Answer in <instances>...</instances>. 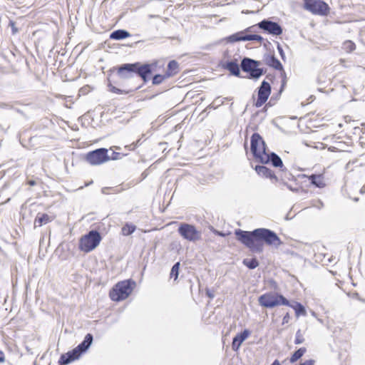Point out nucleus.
Segmentation results:
<instances>
[{"label": "nucleus", "instance_id": "1", "mask_svg": "<svg viewBox=\"0 0 365 365\" xmlns=\"http://www.w3.org/2000/svg\"><path fill=\"white\" fill-rule=\"evenodd\" d=\"M235 235L239 242L252 252H262L264 243L276 247L282 244L275 232L265 228L255 229L252 232L238 229L235 231Z\"/></svg>", "mask_w": 365, "mask_h": 365}, {"label": "nucleus", "instance_id": "2", "mask_svg": "<svg viewBox=\"0 0 365 365\" xmlns=\"http://www.w3.org/2000/svg\"><path fill=\"white\" fill-rule=\"evenodd\" d=\"M287 82V78L284 70H280L278 73L267 75L266 80L263 81L258 88L257 98L254 102V106L256 108H260L267 102L271 94V86L280 95L284 91Z\"/></svg>", "mask_w": 365, "mask_h": 365}, {"label": "nucleus", "instance_id": "3", "mask_svg": "<svg viewBox=\"0 0 365 365\" xmlns=\"http://www.w3.org/2000/svg\"><path fill=\"white\" fill-rule=\"evenodd\" d=\"M250 150L257 162L261 164L271 163L276 168L283 167L281 158L276 153H269L264 140L258 133H255L251 136Z\"/></svg>", "mask_w": 365, "mask_h": 365}, {"label": "nucleus", "instance_id": "4", "mask_svg": "<svg viewBox=\"0 0 365 365\" xmlns=\"http://www.w3.org/2000/svg\"><path fill=\"white\" fill-rule=\"evenodd\" d=\"M261 65V61L245 56L242 58L239 50L227 49L223 52L218 66L220 68H260Z\"/></svg>", "mask_w": 365, "mask_h": 365}, {"label": "nucleus", "instance_id": "5", "mask_svg": "<svg viewBox=\"0 0 365 365\" xmlns=\"http://www.w3.org/2000/svg\"><path fill=\"white\" fill-rule=\"evenodd\" d=\"M132 72L137 70H109L108 81L110 91L115 93H121L124 91V85L131 76Z\"/></svg>", "mask_w": 365, "mask_h": 365}, {"label": "nucleus", "instance_id": "6", "mask_svg": "<svg viewBox=\"0 0 365 365\" xmlns=\"http://www.w3.org/2000/svg\"><path fill=\"white\" fill-rule=\"evenodd\" d=\"M135 285L131 279L120 281L110 290L109 297L114 302L123 301L130 296Z\"/></svg>", "mask_w": 365, "mask_h": 365}, {"label": "nucleus", "instance_id": "7", "mask_svg": "<svg viewBox=\"0 0 365 365\" xmlns=\"http://www.w3.org/2000/svg\"><path fill=\"white\" fill-rule=\"evenodd\" d=\"M102 237L97 230H91L82 235L78 240V250L83 253H89L100 245Z\"/></svg>", "mask_w": 365, "mask_h": 365}, {"label": "nucleus", "instance_id": "8", "mask_svg": "<svg viewBox=\"0 0 365 365\" xmlns=\"http://www.w3.org/2000/svg\"><path fill=\"white\" fill-rule=\"evenodd\" d=\"M259 303L262 307L272 308L278 305H289V302L282 295L277 293L267 292L259 297Z\"/></svg>", "mask_w": 365, "mask_h": 365}, {"label": "nucleus", "instance_id": "9", "mask_svg": "<svg viewBox=\"0 0 365 365\" xmlns=\"http://www.w3.org/2000/svg\"><path fill=\"white\" fill-rule=\"evenodd\" d=\"M178 232L183 239L190 242H195L201 239V232L191 224L181 223Z\"/></svg>", "mask_w": 365, "mask_h": 365}, {"label": "nucleus", "instance_id": "10", "mask_svg": "<svg viewBox=\"0 0 365 365\" xmlns=\"http://www.w3.org/2000/svg\"><path fill=\"white\" fill-rule=\"evenodd\" d=\"M304 9L314 14L325 16L329 11V5L323 0H303Z\"/></svg>", "mask_w": 365, "mask_h": 365}, {"label": "nucleus", "instance_id": "11", "mask_svg": "<svg viewBox=\"0 0 365 365\" xmlns=\"http://www.w3.org/2000/svg\"><path fill=\"white\" fill-rule=\"evenodd\" d=\"M166 58L154 59L150 63L136 62L133 63H123L112 68H165Z\"/></svg>", "mask_w": 365, "mask_h": 365}, {"label": "nucleus", "instance_id": "12", "mask_svg": "<svg viewBox=\"0 0 365 365\" xmlns=\"http://www.w3.org/2000/svg\"><path fill=\"white\" fill-rule=\"evenodd\" d=\"M136 74L141 77L144 81H147L152 78L153 84H160L165 79L177 74L176 70H168L164 74L155 75L152 77L151 70H137Z\"/></svg>", "mask_w": 365, "mask_h": 365}, {"label": "nucleus", "instance_id": "13", "mask_svg": "<svg viewBox=\"0 0 365 365\" xmlns=\"http://www.w3.org/2000/svg\"><path fill=\"white\" fill-rule=\"evenodd\" d=\"M85 160L91 165H99L110 160L106 148H98L88 152Z\"/></svg>", "mask_w": 365, "mask_h": 365}, {"label": "nucleus", "instance_id": "14", "mask_svg": "<svg viewBox=\"0 0 365 365\" xmlns=\"http://www.w3.org/2000/svg\"><path fill=\"white\" fill-rule=\"evenodd\" d=\"M257 28L264 34L272 36H280L283 33L282 26L277 22L272 21L269 19H264L256 24Z\"/></svg>", "mask_w": 365, "mask_h": 365}, {"label": "nucleus", "instance_id": "15", "mask_svg": "<svg viewBox=\"0 0 365 365\" xmlns=\"http://www.w3.org/2000/svg\"><path fill=\"white\" fill-rule=\"evenodd\" d=\"M222 41L227 43L247 41H256L261 43L264 41V38L258 34H244L243 31H239L225 37Z\"/></svg>", "mask_w": 365, "mask_h": 365}, {"label": "nucleus", "instance_id": "16", "mask_svg": "<svg viewBox=\"0 0 365 365\" xmlns=\"http://www.w3.org/2000/svg\"><path fill=\"white\" fill-rule=\"evenodd\" d=\"M339 137L335 135H331L324 138L325 140L324 145L329 148V150L336 151H344L346 145L341 140H339Z\"/></svg>", "mask_w": 365, "mask_h": 365}, {"label": "nucleus", "instance_id": "17", "mask_svg": "<svg viewBox=\"0 0 365 365\" xmlns=\"http://www.w3.org/2000/svg\"><path fill=\"white\" fill-rule=\"evenodd\" d=\"M262 65H266L269 66L270 68H283L282 63L274 56L272 54H264L263 56Z\"/></svg>", "mask_w": 365, "mask_h": 365}, {"label": "nucleus", "instance_id": "18", "mask_svg": "<svg viewBox=\"0 0 365 365\" xmlns=\"http://www.w3.org/2000/svg\"><path fill=\"white\" fill-rule=\"evenodd\" d=\"M250 335V331L248 329H245L241 333L237 334L232 340V349L237 351L240 349L242 343Z\"/></svg>", "mask_w": 365, "mask_h": 365}, {"label": "nucleus", "instance_id": "19", "mask_svg": "<svg viewBox=\"0 0 365 365\" xmlns=\"http://www.w3.org/2000/svg\"><path fill=\"white\" fill-rule=\"evenodd\" d=\"M55 219V215H49L46 213H38L34 219V227H39L48 224Z\"/></svg>", "mask_w": 365, "mask_h": 365}, {"label": "nucleus", "instance_id": "20", "mask_svg": "<svg viewBox=\"0 0 365 365\" xmlns=\"http://www.w3.org/2000/svg\"><path fill=\"white\" fill-rule=\"evenodd\" d=\"M79 357L80 356L77 353V351L73 349L72 351L62 354L59 358L58 364L59 365H66L71 361L78 359Z\"/></svg>", "mask_w": 365, "mask_h": 365}, {"label": "nucleus", "instance_id": "21", "mask_svg": "<svg viewBox=\"0 0 365 365\" xmlns=\"http://www.w3.org/2000/svg\"><path fill=\"white\" fill-rule=\"evenodd\" d=\"M255 170L260 177L269 179H277L274 173L271 169L264 165H256Z\"/></svg>", "mask_w": 365, "mask_h": 365}, {"label": "nucleus", "instance_id": "22", "mask_svg": "<svg viewBox=\"0 0 365 365\" xmlns=\"http://www.w3.org/2000/svg\"><path fill=\"white\" fill-rule=\"evenodd\" d=\"M308 179L312 185L319 187L324 188L327 185L326 179L323 174L311 175Z\"/></svg>", "mask_w": 365, "mask_h": 365}, {"label": "nucleus", "instance_id": "23", "mask_svg": "<svg viewBox=\"0 0 365 365\" xmlns=\"http://www.w3.org/2000/svg\"><path fill=\"white\" fill-rule=\"evenodd\" d=\"M93 341V336L91 334H88L86 335L84 340L78 344L76 348H74L75 350L77 351V353L79 354V356L81 355L83 352H84L91 344Z\"/></svg>", "mask_w": 365, "mask_h": 365}, {"label": "nucleus", "instance_id": "24", "mask_svg": "<svg viewBox=\"0 0 365 365\" xmlns=\"http://www.w3.org/2000/svg\"><path fill=\"white\" fill-rule=\"evenodd\" d=\"M130 36V34L125 29H118L110 34V38L113 40H123Z\"/></svg>", "mask_w": 365, "mask_h": 365}, {"label": "nucleus", "instance_id": "25", "mask_svg": "<svg viewBox=\"0 0 365 365\" xmlns=\"http://www.w3.org/2000/svg\"><path fill=\"white\" fill-rule=\"evenodd\" d=\"M245 74V77L248 78H258L263 74V70H242Z\"/></svg>", "mask_w": 365, "mask_h": 365}, {"label": "nucleus", "instance_id": "26", "mask_svg": "<svg viewBox=\"0 0 365 365\" xmlns=\"http://www.w3.org/2000/svg\"><path fill=\"white\" fill-rule=\"evenodd\" d=\"M135 230V225L130 223H126L121 228V234L123 236H128L134 232Z\"/></svg>", "mask_w": 365, "mask_h": 365}, {"label": "nucleus", "instance_id": "27", "mask_svg": "<svg viewBox=\"0 0 365 365\" xmlns=\"http://www.w3.org/2000/svg\"><path fill=\"white\" fill-rule=\"evenodd\" d=\"M307 351V349L305 347H302L294 352V354L290 357V362L294 363L298 359H299Z\"/></svg>", "mask_w": 365, "mask_h": 365}, {"label": "nucleus", "instance_id": "28", "mask_svg": "<svg viewBox=\"0 0 365 365\" xmlns=\"http://www.w3.org/2000/svg\"><path fill=\"white\" fill-rule=\"evenodd\" d=\"M243 264L249 269H255L259 265V262L256 258L245 259Z\"/></svg>", "mask_w": 365, "mask_h": 365}, {"label": "nucleus", "instance_id": "29", "mask_svg": "<svg viewBox=\"0 0 365 365\" xmlns=\"http://www.w3.org/2000/svg\"><path fill=\"white\" fill-rule=\"evenodd\" d=\"M180 265V264L178 262L173 266L170 274V278H174L175 280L178 279L179 274Z\"/></svg>", "mask_w": 365, "mask_h": 365}, {"label": "nucleus", "instance_id": "30", "mask_svg": "<svg viewBox=\"0 0 365 365\" xmlns=\"http://www.w3.org/2000/svg\"><path fill=\"white\" fill-rule=\"evenodd\" d=\"M337 125L341 130V132H348L351 129H356V128L354 127V125L345 124L343 120L339 122Z\"/></svg>", "mask_w": 365, "mask_h": 365}, {"label": "nucleus", "instance_id": "31", "mask_svg": "<svg viewBox=\"0 0 365 365\" xmlns=\"http://www.w3.org/2000/svg\"><path fill=\"white\" fill-rule=\"evenodd\" d=\"M345 124H350V125H354V127L356 128H358L359 126H358V123H357V120H355L350 115H346L344 117L343 120H342Z\"/></svg>", "mask_w": 365, "mask_h": 365}, {"label": "nucleus", "instance_id": "32", "mask_svg": "<svg viewBox=\"0 0 365 365\" xmlns=\"http://www.w3.org/2000/svg\"><path fill=\"white\" fill-rule=\"evenodd\" d=\"M318 82L320 84L329 83L331 82L330 78H327L324 72H322L318 76Z\"/></svg>", "mask_w": 365, "mask_h": 365}, {"label": "nucleus", "instance_id": "33", "mask_svg": "<svg viewBox=\"0 0 365 365\" xmlns=\"http://www.w3.org/2000/svg\"><path fill=\"white\" fill-rule=\"evenodd\" d=\"M344 48L348 52H351L355 50L356 45L351 41H346L344 43Z\"/></svg>", "mask_w": 365, "mask_h": 365}, {"label": "nucleus", "instance_id": "34", "mask_svg": "<svg viewBox=\"0 0 365 365\" xmlns=\"http://www.w3.org/2000/svg\"><path fill=\"white\" fill-rule=\"evenodd\" d=\"M304 341V338L300 330H298L296 333V337L294 340V343L296 344H302Z\"/></svg>", "mask_w": 365, "mask_h": 365}, {"label": "nucleus", "instance_id": "35", "mask_svg": "<svg viewBox=\"0 0 365 365\" xmlns=\"http://www.w3.org/2000/svg\"><path fill=\"white\" fill-rule=\"evenodd\" d=\"M9 26L11 29V33L13 35L16 34L19 32V29L16 26V22L11 19H9Z\"/></svg>", "mask_w": 365, "mask_h": 365}, {"label": "nucleus", "instance_id": "36", "mask_svg": "<svg viewBox=\"0 0 365 365\" xmlns=\"http://www.w3.org/2000/svg\"><path fill=\"white\" fill-rule=\"evenodd\" d=\"M230 76H235L240 78H245L243 76H245V73H242V70H229Z\"/></svg>", "mask_w": 365, "mask_h": 365}, {"label": "nucleus", "instance_id": "37", "mask_svg": "<svg viewBox=\"0 0 365 365\" xmlns=\"http://www.w3.org/2000/svg\"><path fill=\"white\" fill-rule=\"evenodd\" d=\"M178 66H179V64L177 61L171 60L168 62V66L166 68H178Z\"/></svg>", "mask_w": 365, "mask_h": 365}, {"label": "nucleus", "instance_id": "38", "mask_svg": "<svg viewBox=\"0 0 365 365\" xmlns=\"http://www.w3.org/2000/svg\"><path fill=\"white\" fill-rule=\"evenodd\" d=\"M277 43V50L279 53V55L282 58V60H284V58H285V54H284V52L283 51V48L282 47V46L279 44V43Z\"/></svg>", "mask_w": 365, "mask_h": 365}, {"label": "nucleus", "instance_id": "39", "mask_svg": "<svg viewBox=\"0 0 365 365\" xmlns=\"http://www.w3.org/2000/svg\"><path fill=\"white\" fill-rule=\"evenodd\" d=\"M255 27H257V26H256V24L253 25L252 26L247 27V29H245L242 31L244 32V34H247V33H248V32H254Z\"/></svg>", "mask_w": 365, "mask_h": 365}, {"label": "nucleus", "instance_id": "40", "mask_svg": "<svg viewBox=\"0 0 365 365\" xmlns=\"http://www.w3.org/2000/svg\"><path fill=\"white\" fill-rule=\"evenodd\" d=\"M314 361L312 359L307 360L304 363L300 364L299 365H314Z\"/></svg>", "mask_w": 365, "mask_h": 365}, {"label": "nucleus", "instance_id": "41", "mask_svg": "<svg viewBox=\"0 0 365 365\" xmlns=\"http://www.w3.org/2000/svg\"><path fill=\"white\" fill-rule=\"evenodd\" d=\"M5 361V354L2 351H0V363Z\"/></svg>", "mask_w": 365, "mask_h": 365}, {"label": "nucleus", "instance_id": "42", "mask_svg": "<svg viewBox=\"0 0 365 365\" xmlns=\"http://www.w3.org/2000/svg\"><path fill=\"white\" fill-rule=\"evenodd\" d=\"M135 147V145L130 144L129 145H126L125 148H127L128 150H134Z\"/></svg>", "mask_w": 365, "mask_h": 365}, {"label": "nucleus", "instance_id": "43", "mask_svg": "<svg viewBox=\"0 0 365 365\" xmlns=\"http://www.w3.org/2000/svg\"><path fill=\"white\" fill-rule=\"evenodd\" d=\"M28 185L33 186V185H36V182L34 180H29V181H28Z\"/></svg>", "mask_w": 365, "mask_h": 365}, {"label": "nucleus", "instance_id": "44", "mask_svg": "<svg viewBox=\"0 0 365 365\" xmlns=\"http://www.w3.org/2000/svg\"><path fill=\"white\" fill-rule=\"evenodd\" d=\"M271 365H282L281 363L278 360H274V362Z\"/></svg>", "mask_w": 365, "mask_h": 365}, {"label": "nucleus", "instance_id": "45", "mask_svg": "<svg viewBox=\"0 0 365 365\" xmlns=\"http://www.w3.org/2000/svg\"><path fill=\"white\" fill-rule=\"evenodd\" d=\"M115 155L113 158V159H114V160L118 159L119 153H115Z\"/></svg>", "mask_w": 365, "mask_h": 365}, {"label": "nucleus", "instance_id": "46", "mask_svg": "<svg viewBox=\"0 0 365 365\" xmlns=\"http://www.w3.org/2000/svg\"><path fill=\"white\" fill-rule=\"evenodd\" d=\"M244 146H245V149L247 150V142L245 143Z\"/></svg>", "mask_w": 365, "mask_h": 365}, {"label": "nucleus", "instance_id": "47", "mask_svg": "<svg viewBox=\"0 0 365 365\" xmlns=\"http://www.w3.org/2000/svg\"><path fill=\"white\" fill-rule=\"evenodd\" d=\"M194 81H196V82H200V81H201V79H199V80H195Z\"/></svg>", "mask_w": 365, "mask_h": 365}, {"label": "nucleus", "instance_id": "48", "mask_svg": "<svg viewBox=\"0 0 365 365\" xmlns=\"http://www.w3.org/2000/svg\"><path fill=\"white\" fill-rule=\"evenodd\" d=\"M299 307H300L301 309H303V307L301 306V304H299Z\"/></svg>", "mask_w": 365, "mask_h": 365}]
</instances>
